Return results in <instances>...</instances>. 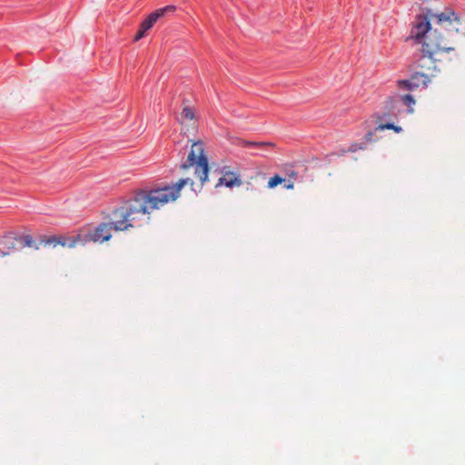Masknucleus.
<instances>
[{"label":"nucleus","instance_id":"obj_1","mask_svg":"<svg viewBox=\"0 0 465 465\" xmlns=\"http://www.w3.org/2000/svg\"><path fill=\"white\" fill-rule=\"evenodd\" d=\"M410 37L414 39L417 44H421L422 57L427 56L433 59L434 54L438 51L450 52L453 50L446 45L437 29L432 30L430 17L427 13L416 15Z\"/></svg>","mask_w":465,"mask_h":465},{"label":"nucleus","instance_id":"obj_2","mask_svg":"<svg viewBox=\"0 0 465 465\" xmlns=\"http://www.w3.org/2000/svg\"><path fill=\"white\" fill-rule=\"evenodd\" d=\"M145 214V209L142 206L136 197V194L120 203L109 214L110 224L114 230L126 231L135 226V222L141 215Z\"/></svg>","mask_w":465,"mask_h":465},{"label":"nucleus","instance_id":"obj_3","mask_svg":"<svg viewBox=\"0 0 465 465\" xmlns=\"http://www.w3.org/2000/svg\"><path fill=\"white\" fill-rule=\"evenodd\" d=\"M195 168V174L199 176L202 185L208 180L209 163L205 154L204 143L202 141L194 142L187 158L180 165L181 169Z\"/></svg>","mask_w":465,"mask_h":465},{"label":"nucleus","instance_id":"obj_4","mask_svg":"<svg viewBox=\"0 0 465 465\" xmlns=\"http://www.w3.org/2000/svg\"><path fill=\"white\" fill-rule=\"evenodd\" d=\"M136 197L142 206L145 209V214H149L153 210L158 209L159 205L175 201L170 192V186L164 185L149 191H138Z\"/></svg>","mask_w":465,"mask_h":465},{"label":"nucleus","instance_id":"obj_5","mask_svg":"<svg viewBox=\"0 0 465 465\" xmlns=\"http://www.w3.org/2000/svg\"><path fill=\"white\" fill-rule=\"evenodd\" d=\"M25 247L38 250V245L34 244L33 237L30 234H21L10 231L0 236V257L10 255Z\"/></svg>","mask_w":465,"mask_h":465},{"label":"nucleus","instance_id":"obj_6","mask_svg":"<svg viewBox=\"0 0 465 465\" xmlns=\"http://www.w3.org/2000/svg\"><path fill=\"white\" fill-rule=\"evenodd\" d=\"M112 230H114V227L110 224V223H101L92 230L80 233L81 239L78 240V242L85 244L86 242H104L109 241L112 237Z\"/></svg>","mask_w":465,"mask_h":465},{"label":"nucleus","instance_id":"obj_7","mask_svg":"<svg viewBox=\"0 0 465 465\" xmlns=\"http://www.w3.org/2000/svg\"><path fill=\"white\" fill-rule=\"evenodd\" d=\"M81 239V234H77L75 236H65V235H41L38 239V242L34 241V244L45 246H53L55 247L57 245L67 246L69 248H73L78 242V240Z\"/></svg>","mask_w":465,"mask_h":465},{"label":"nucleus","instance_id":"obj_8","mask_svg":"<svg viewBox=\"0 0 465 465\" xmlns=\"http://www.w3.org/2000/svg\"><path fill=\"white\" fill-rule=\"evenodd\" d=\"M426 13L430 15V18H435L438 25L448 23L450 25H452L451 28H448L449 30H455L458 32L459 29L457 25L460 24V15L452 8L446 7L441 13H433L431 9L427 8Z\"/></svg>","mask_w":465,"mask_h":465},{"label":"nucleus","instance_id":"obj_9","mask_svg":"<svg viewBox=\"0 0 465 465\" xmlns=\"http://www.w3.org/2000/svg\"><path fill=\"white\" fill-rule=\"evenodd\" d=\"M176 7L173 5H166L164 7L159 8L151 14L141 23V27H143V31H148L151 29L153 25L157 22V20L163 16L165 14L169 12H174Z\"/></svg>","mask_w":465,"mask_h":465},{"label":"nucleus","instance_id":"obj_10","mask_svg":"<svg viewBox=\"0 0 465 465\" xmlns=\"http://www.w3.org/2000/svg\"><path fill=\"white\" fill-rule=\"evenodd\" d=\"M384 110L385 112L381 115L378 116L379 119L385 117H396L401 112V104L400 103V100L397 99L396 95L387 98L384 104Z\"/></svg>","mask_w":465,"mask_h":465},{"label":"nucleus","instance_id":"obj_11","mask_svg":"<svg viewBox=\"0 0 465 465\" xmlns=\"http://www.w3.org/2000/svg\"><path fill=\"white\" fill-rule=\"evenodd\" d=\"M224 184L228 188H233L234 186H240L242 180L239 175L234 173H227L224 176L221 177L218 182V185Z\"/></svg>","mask_w":465,"mask_h":465},{"label":"nucleus","instance_id":"obj_12","mask_svg":"<svg viewBox=\"0 0 465 465\" xmlns=\"http://www.w3.org/2000/svg\"><path fill=\"white\" fill-rule=\"evenodd\" d=\"M410 79L414 89H417L420 86H422V88H426L428 83L430 82V79L427 74L419 72L414 73Z\"/></svg>","mask_w":465,"mask_h":465},{"label":"nucleus","instance_id":"obj_13","mask_svg":"<svg viewBox=\"0 0 465 465\" xmlns=\"http://www.w3.org/2000/svg\"><path fill=\"white\" fill-rule=\"evenodd\" d=\"M188 183L193 185V181L190 178H182L173 186H170V192L172 193L175 200L179 197L181 190Z\"/></svg>","mask_w":465,"mask_h":465},{"label":"nucleus","instance_id":"obj_14","mask_svg":"<svg viewBox=\"0 0 465 465\" xmlns=\"http://www.w3.org/2000/svg\"><path fill=\"white\" fill-rule=\"evenodd\" d=\"M397 99L400 100V103L404 105H407L409 109L407 110L408 113H412L413 109L411 108V105L415 104V99L413 95L408 94L404 95L396 94Z\"/></svg>","mask_w":465,"mask_h":465},{"label":"nucleus","instance_id":"obj_15","mask_svg":"<svg viewBox=\"0 0 465 465\" xmlns=\"http://www.w3.org/2000/svg\"><path fill=\"white\" fill-rule=\"evenodd\" d=\"M285 182H286V180L284 177H282L279 174H274L273 176H272L269 179L268 187L272 189V188H274V187L278 186L279 184H282Z\"/></svg>","mask_w":465,"mask_h":465},{"label":"nucleus","instance_id":"obj_16","mask_svg":"<svg viewBox=\"0 0 465 465\" xmlns=\"http://www.w3.org/2000/svg\"><path fill=\"white\" fill-rule=\"evenodd\" d=\"M393 130L395 133L399 134L402 131V128L399 125H396L394 123H386L381 124L376 127V130Z\"/></svg>","mask_w":465,"mask_h":465},{"label":"nucleus","instance_id":"obj_17","mask_svg":"<svg viewBox=\"0 0 465 465\" xmlns=\"http://www.w3.org/2000/svg\"><path fill=\"white\" fill-rule=\"evenodd\" d=\"M398 86L401 89H406V90H410V91L414 90V87L411 84V79H404V80L398 81Z\"/></svg>","mask_w":465,"mask_h":465},{"label":"nucleus","instance_id":"obj_18","mask_svg":"<svg viewBox=\"0 0 465 465\" xmlns=\"http://www.w3.org/2000/svg\"><path fill=\"white\" fill-rule=\"evenodd\" d=\"M182 116L187 120H193L194 118V112L191 107L186 106L183 109Z\"/></svg>","mask_w":465,"mask_h":465},{"label":"nucleus","instance_id":"obj_19","mask_svg":"<svg viewBox=\"0 0 465 465\" xmlns=\"http://www.w3.org/2000/svg\"><path fill=\"white\" fill-rule=\"evenodd\" d=\"M271 144L270 143L265 142H252V141H245L244 145L246 147H264L266 145Z\"/></svg>","mask_w":465,"mask_h":465},{"label":"nucleus","instance_id":"obj_20","mask_svg":"<svg viewBox=\"0 0 465 465\" xmlns=\"http://www.w3.org/2000/svg\"><path fill=\"white\" fill-rule=\"evenodd\" d=\"M364 149V146L361 145V144H359V143H352L350 145L349 149L347 150V152H351V153H355L357 152L358 150H362ZM346 151H343L342 152V154L345 153Z\"/></svg>","mask_w":465,"mask_h":465},{"label":"nucleus","instance_id":"obj_21","mask_svg":"<svg viewBox=\"0 0 465 465\" xmlns=\"http://www.w3.org/2000/svg\"><path fill=\"white\" fill-rule=\"evenodd\" d=\"M146 32L147 31H143V27L140 26L136 35L134 36V41L142 39L145 35Z\"/></svg>","mask_w":465,"mask_h":465},{"label":"nucleus","instance_id":"obj_22","mask_svg":"<svg viewBox=\"0 0 465 465\" xmlns=\"http://www.w3.org/2000/svg\"><path fill=\"white\" fill-rule=\"evenodd\" d=\"M373 135H374V131H369V132L365 134V136H364V140H365V142H367V143H371V142H372V141H373V138H372V137H373Z\"/></svg>","mask_w":465,"mask_h":465},{"label":"nucleus","instance_id":"obj_23","mask_svg":"<svg viewBox=\"0 0 465 465\" xmlns=\"http://www.w3.org/2000/svg\"><path fill=\"white\" fill-rule=\"evenodd\" d=\"M284 183V188L286 189H292L293 188V183L289 182V183Z\"/></svg>","mask_w":465,"mask_h":465}]
</instances>
